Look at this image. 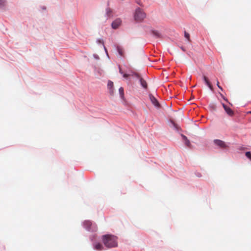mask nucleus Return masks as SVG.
Returning <instances> with one entry per match:
<instances>
[{
  "label": "nucleus",
  "mask_w": 251,
  "mask_h": 251,
  "mask_svg": "<svg viewBox=\"0 0 251 251\" xmlns=\"http://www.w3.org/2000/svg\"><path fill=\"white\" fill-rule=\"evenodd\" d=\"M103 243L107 248H112L118 246L117 237L113 235L107 234L102 236Z\"/></svg>",
  "instance_id": "obj_1"
},
{
  "label": "nucleus",
  "mask_w": 251,
  "mask_h": 251,
  "mask_svg": "<svg viewBox=\"0 0 251 251\" xmlns=\"http://www.w3.org/2000/svg\"><path fill=\"white\" fill-rule=\"evenodd\" d=\"M123 76L125 78H127L128 76H132L133 77L136 78L139 80L140 84L143 88L145 89H147L148 88L147 82L145 79L141 77L138 73L131 72L130 74H124L123 75Z\"/></svg>",
  "instance_id": "obj_2"
},
{
  "label": "nucleus",
  "mask_w": 251,
  "mask_h": 251,
  "mask_svg": "<svg viewBox=\"0 0 251 251\" xmlns=\"http://www.w3.org/2000/svg\"><path fill=\"white\" fill-rule=\"evenodd\" d=\"M149 97L151 103L155 108L163 109L166 108L167 105L165 102L160 103L152 94H149Z\"/></svg>",
  "instance_id": "obj_3"
},
{
  "label": "nucleus",
  "mask_w": 251,
  "mask_h": 251,
  "mask_svg": "<svg viewBox=\"0 0 251 251\" xmlns=\"http://www.w3.org/2000/svg\"><path fill=\"white\" fill-rule=\"evenodd\" d=\"M146 17L145 13L140 8L136 10L134 14V19L136 22H140L142 21Z\"/></svg>",
  "instance_id": "obj_4"
},
{
  "label": "nucleus",
  "mask_w": 251,
  "mask_h": 251,
  "mask_svg": "<svg viewBox=\"0 0 251 251\" xmlns=\"http://www.w3.org/2000/svg\"><path fill=\"white\" fill-rule=\"evenodd\" d=\"M84 227L88 231H96L97 227L95 224H93L90 221H85L83 223Z\"/></svg>",
  "instance_id": "obj_5"
},
{
  "label": "nucleus",
  "mask_w": 251,
  "mask_h": 251,
  "mask_svg": "<svg viewBox=\"0 0 251 251\" xmlns=\"http://www.w3.org/2000/svg\"><path fill=\"white\" fill-rule=\"evenodd\" d=\"M214 142L216 145L222 148H226L227 147L224 141L220 140H215Z\"/></svg>",
  "instance_id": "obj_6"
},
{
  "label": "nucleus",
  "mask_w": 251,
  "mask_h": 251,
  "mask_svg": "<svg viewBox=\"0 0 251 251\" xmlns=\"http://www.w3.org/2000/svg\"><path fill=\"white\" fill-rule=\"evenodd\" d=\"M122 21L120 19H117L112 23V27L114 29L117 28L121 24Z\"/></svg>",
  "instance_id": "obj_7"
},
{
  "label": "nucleus",
  "mask_w": 251,
  "mask_h": 251,
  "mask_svg": "<svg viewBox=\"0 0 251 251\" xmlns=\"http://www.w3.org/2000/svg\"><path fill=\"white\" fill-rule=\"evenodd\" d=\"M203 79L205 83V84L207 85V86L209 88V89L211 90V91H213L214 89H213V86L212 85L211 83H210V82L209 81L208 78L205 75H203Z\"/></svg>",
  "instance_id": "obj_8"
},
{
  "label": "nucleus",
  "mask_w": 251,
  "mask_h": 251,
  "mask_svg": "<svg viewBox=\"0 0 251 251\" xmlns=\"http://www.w3.org/2000/svg\"><path fill=\"white\" fill-rule=\"evenodd\" d=\"M107 87L109 90V93L111 95H113L114 94L113 87V83L111 81H108L107 84Z\"/></svg>",
  "instance_id": "obj_9"
},
{
  "label": "nucleus",
  "mask_w": 251,
  "mask_h": 251,
  "mask_svg": "<svg viewBox=\"0 0 251 251\" xmlns=\"http://www.w3.org/2000/svg\"><path fill=\"white\" fill-rule=\"evenodd\" d=\"M170 121H171V125L170 126L172 128H174V129L176 130V131H178V130H180V127L177 124L175 123L172 120H171Z\"/></svg>",
  "instance_id": "obj_10"
},
{
  "label": "nucleus",
  "mask_w": 251,
  "mask_h": 251,
  "mask_svg": "<svg viewBox=\"0 0 251 251\" xmlns=\"http://www.w3.org/2000/svg\"><path fill=\"white\" fill-rule=\"evenodd\" d=\"M117 50L120 56H124V54H125L124 50L122 47L117 46Z\"/></svg>",
  "instance_id": "obj_11"
},
{
  "label": "nucleus",
  "mask_w": 251,
  "mask_h": 251,
  "mask_svg": "<svg viewBox=\"0 0 251 251\" xmlns=\"http://www.w3.org/2000/svg\"><path fill=\"white\" fill-rule=\"evenodd\" d=\"M94 249L98 251H101L103 249V246L100 243H96L94 245Z\"/></svg>",
  "instance_id": "obj_12"
},
{
  "label": "nucleus",
  "mask_w": 251,
  "mask_h": 251,
  "mask_svg": "<svg viewBox=\"0 0 251 251\" xmlns=\"http://www.w3.org/2000/svg\"><path fill=\"white\" fill-rule=\"evenodd\" d=\"M183 140L185 142V144L188 146V147H190L191 146V144H190V141H189V140L187 139V138L186 137V136H185V135H184L183 134H181V135Z\"/></svg>",
  "instance_id": "obj_13"
},
{
  "label": "nucleus",
  "mask_w": 251,
  "mask_h": 251,
  "mask_svg": "<svg viewBox=\"0 0 251 251\" xmlns=\"http://www.w3.org/2000/svg\"><path fill=\"white\" fill-rule=\"evenodd\" d=\"M119 94L120 95V97L122 99L124 98V89L123 87H120L119 89Z\"/></svg>",
  "instance_id": "obj_14"
},
{
  "label": "nucleus",
  "mask_w": 251,
  "mask_h": 251,
  "mask_svg": "<svg viewBox=\"0 0 251 251\" xmlns=\"http://www.w3.org/2000/svg\"><path fill=\"white\" fill-rule=\"evenodd\" d=\"M226 114L229 116H232L234 115V111H225Z\"/></svg>",
  "instance_id": "obj_15"
},
{
  "label": "nucleus",
  "mask_w": 251,
  "mask_h": 251,
  "mask_svg": "<svg viewBox=\"0 0 251 251\" xmlns=\"http://www.w3.org/2000/svg\"><path fill=\"white\" fill-rule=\"evenodd\" d=\"M6 3V0H0V7H3Z\"/></svg>",
  "instance_id": "obj_16"
},
{
  "label": "nucleus",
  "mask_w": 251,
  "mask_h": 251,
  "mask_svg": "<svg viewBox=\"0 0 251 251\" xmlns=\"http://www.w3.org/2000/svg\"><path fill=\"white\" fill-rule=\"evenodd\" d=\"M246 156L251 160V153L250 151H247L245 153Z\"/></svg>",
  "instance_id": "obj_17"
},
{
  "label": "nucleus",
  "mask_w": 251,
  "mask_h": 251,
  "mask_svg": "<svg viewBox=\"0 0 251 251\" xmlns=\"http://www.w3.org/2000/svg\"><path fill=\"white\" fill-rule=\"evenodd\" d=\"M184 36L185 37L187 38L188 41H190V35L188 33L185 31L184 33Z\"/></svg>",
  "instance_id": "obj_18"
},
{
  "label": "nucleus",
  "mask_w": 251,
  "mask_h": 251,
  "mask_svg": "<svg viewBox=\"0 0 251 251\" xmlns=\"http://www.w3.org/2000/svg\"><path fill=\"white\" fill-rule=\"evenodd\" d=\"M222 105L224 110H231L230 108L227 107L226 104L223 103Z\"/></svg>",
  "instance_id": "obj_19"
},
{
  "label": "nucleus",
  "mask_w": 251,
  "mask_h": 251,
  "mask_svg": "<svg viewBox=\"0 0 251 251\" xmlns=\"http://www.w3.org/2000/svg\"><path fill=\"white\" fill-rule=\"evenodd\" d=\"M217 86L221 90L223 91V89L221 86H220L219 81L217 79Z\"/></svg>",
  "instance_id": "obj_20"
},
{
  "label": "nucleus",
  "mask_w": 251,
  "mask_h": 251,
  "mask_svg": "<svg viewBox=\"0 0 251 251\" xmlns=\"http://www.w3.org/2000/svg\"><path fill=\"white\" fill-rule=\"evenodd\" d=\"M111 12H112V11L110 9H107V14L108 17H110L111 16Z\"/></svg>",
  "instance_id": "obj_21"
},
{
  "label": "nucleus",
  "mask_w": 251,
  "mask_h": 251,
  "mask_svg": "<svg viewBox=\"0 0 251 251\" xmlns=\"http://www.w3.org/2000/svg\"><path fill=\"white\" fill-rule=\"evenodd\" d=\"M153 34L157 37L160 36V34L157 31H153Z\"/></svg>",
  "instance_id": "obj_22"
},
{
  "label": "nucleus",
  "mask_w": 251,
  "mask_h": 251,
  "mask_svg": "<svg viewBox=\"0 0 251 251\" xmlns=\"http://www.w3.org/2000/svg\"><path fill=\"white\" fill-rule=\"evenodd\" d=\"M210 108L212 109H216L217 108V107L215 104L212 103L210 105Z\"/></svg>",
  "instance_id": "obj_23"
},
{
  "label": "nucleus",
  "mask_w": 251,
  "mask_h": 251,
  "mask_svg": "<svg viewBox=\"0 0 251 251\" xmlns=\"http://www.w3.org/2000/svg\"><path fill=\"white\" fill-rule=\"evenodd\" d=\"M120 73L122 74L123 73V72L122 71L121 69L120 68V71H119Z\"/></svg>",
  "instance_id": "obj_24"
},
{
  "label": "nucleus",
  "mask_w": 251,
  "mask_h": 251,
  "mask_svg": "<svg viewBox=\"0 0 251 251\" xmlns=\"http://www.w3.org/2000/svg\"><path fill=\"white\" fill-rule=\"evenodd\" d=\"M195 108H196V107H192V108H191V109H190V110H191L192 109H193V110H195Z\"/></svg>",
  "instance_id": "obj_25"
},
{
  "label": "nucleus",
  "mask_w": 251,
  "mask_h": 251,
  "mask_svg": "<svg viewBox=\"0 0 251 251\" xmlns=\"http://www.w3.org/2000/svg\"><path fill=\"white\" fill-rule=\"evenodd\" d=\"M249 113L251 114V111H250L249 112Z\"/></svg>",
  "instance_id": "obj_26"
}]
</instances>
